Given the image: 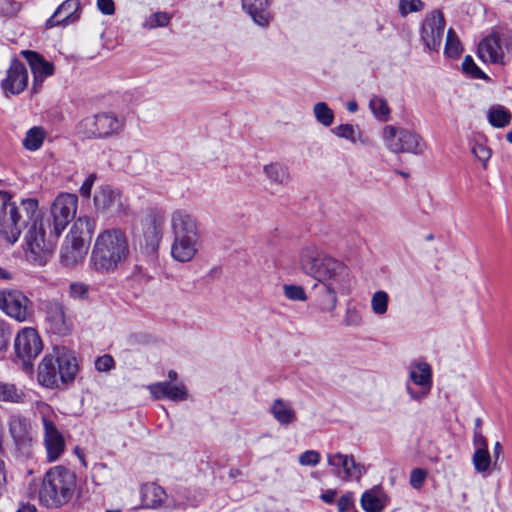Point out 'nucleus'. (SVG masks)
Instances as JSON below:
<instances>
[{
	"mask_svg": "<svg viewBox=\"0 0 512 512\" xmlns=\"http://www.w3.org/2000/svg\"><path fill=\"white\" fill-rule=\"evenodd\" d=\"M124 128V119L111 112H102L84 118L78 131L87 138L106 139L119 135Z\"/></svg>",
	"mask_w": 512,
	"mask_h": 512,
	"instance_id": "1a4fd4ad",
	"label": "nucleus"
},
{
	"mask_svg": "<svg viewBox=\"0 0 512 512\" xmlns=\"http://www.w3.org/2000/svg\"><path fill=\"white\" fill-rule=\"evenodd\" d=\"M88 293V286L84 283H72L70 285V295L75 299H84Z\"/></svg>",
	"mask_w": 512,
	"mask_h": 512,
	"instance_id": "864d4df0",
	"label": "nucleus"
},
{
	"mask_svg": "<svg viewBox=\"0 0 512 512\" xmlns=\"http://www.w3.org/2000/svg\"><path fill=\"white\" fill-rule=\"evenodd\" d=\"M114 366V360L110 355L98 357L95 361V368L100 372L109 371Z\"/></svg>",
	"mask_w": 512,
	"mask_h": 512,
	"instance_id": "603ef678",
	"label": "nucleus"
},
{
	"mask_svg": "<svg viewBox=\"0 0 512 512\" xmlns=\"http://www.w3.org/2000/svg\"><path fill=\"white\" fill-rule=\"evenodd\" d=\"M16 512H36V507L31 504H22Z\"/></svg>",
	"mask_w": 512,
	"mask_h": 512,
	"instance_id": "680f3d73",
	"label": "nucleus"
},
{
	"mask_svg": "<svg viewBox=\"0 0 512 512\" xmlns=\"http://www.w3.org/2000/svg\"><path fill=\"white\" fill-rule=\"evenodd\" d=\"M75 489V473L63 466H55L45 473L38 492L36 484L33 490L29 485V494L32 497L38 495L40 503L47 508H58L71 500Z\"/></svg>",
	"mask_w": 512,
	"mask_h": 512,
	"instance_id": "7ed1b4c3",
	"label": "nucleus"
},
{
	"mask_svg": "<svg viewBox=\"0 0 512 512\" xmlns=\"http://www.w3.org/2000/svg\"><path fill=\"white\" fill-rule=\"evenodd\" d=\"M389 296L385 291H377L371 299L372 311L377 315H383L388 309Z\"/></svg>",
	"mask_w": 512,
	"mask_h": 512,
	"instance_id": "a19ab883",
	"label": "nucleus"
},
{
	"mask_svg": "<svg viewBox=\"0 0 512 512\" xmlns=\"http://www.w3.org/2000/svg\"><path fill=\"white\" fill-rule=\"evenodd\" d=\"M36 412L43 426V441L49 462H54L65 451V439L55 424L57 415L52 407L44 402L37 403Z\"/></svg>",
	"mask_w": 512,
	"mask_h": 512,
	"instance_id": "0eeeda50",
	"label": "nucleus"
},
{
	"mask_svg": "<svg viewBox=\"0 0 512 512\" xmlns=\"http://www.w3.org/2000/svg\"><path fill=\"white\" fill-rule=\"evenodd\" d=\"M88 251V246L81 240L66 237L60 252L61 262L66 266H73L82 261Z\"/></svg>",
	"mask_w": 512,
	"mask_h": 512,
	"instance_id": "a878e982",
	"label": "nucleus"
},
{
	"mask_svg": "<svg viewBox=\"0 0 512 512\" xmlns=\"http://www.w3.org/2000/svg\"><path fill=\"white\" fill-rule=\"evenodd\" d=\"M427 477V472L421 468H415L410 474V485L414 489H420Z\"/></svg>",
	"mask_w": 512,
	"mask_h": 512,
	"instance_id": "8fccbe9b",
	"label": "nucleus"
},
{
	"mask_svg": "<svg viewBox=\"0 0 512 512\" xmlns=\"http://www.w3.org/2000/svg\"><path fill=\"white\" fill-rule=\"evenodd\" d=\"M362 317L355 308L347 309L345 323L348 326H357L361 323Z\"/></svg>",
	"mask_w": 512,
	"mask_h": 512,
	"instance_id": "6e6d98bb",
	"label": "nucleus"
},
{
	"mask_svg": "<svg viewBox=\"0 0 512 512\" xmlns=\"http://www.w3.org/2000/svg\"><path fill=\"white\" fill-rule=\"evenodd\" d=\"M129 254L126 234L117 228L107 229L95 241L91 263L99 272H112L128 259Z\"/></svg>",
	"mask_w": 512,
	"mask_h": 512,
	"instance_id": "f03ea898",
	"label": "nucleus"
},
{
	"mask_svg": "<svg viewBox=\"0 0 512 512\" xmlns=\"http://www.w3.org/2000/svg\"><path fill=\"white\" fill-rule=\"evenodd\" d=\"M383 141L386 148L395 154L420 155L426 148L425 141L418 133L393 125H387L383 128Z\"/></svg>",
	"mask_w": 512,
	"mask_h": 512,
	"instance_id": "6e6552de",
	"label": "nucleus"
},
{
	"mask_svg": "<svg viewBox=\"0 0 512 512\" xmlns=\"http://www.w3.org/2000/svg\"><path fill=\"white\" fill-rule=\"evenodd\" d=\"M95 180H96V175L95 174H90L86 178V180L84 181V183L80 187V194L83 197H89L90 196L91 190H92V187H93V184H94Z\"/></svg>",
	"mask_w": 512,
	"mask_h": 512,
	"instance_id": "13d9d810",
	"label": "nucleus"
},
{
	"mask_svg": "<svg viewBox=\"0 0 512 512\" xmlns=\"http://www.w3.org/2000/svg\"><path fill=\"white\" fill-rule=\"evenodd\" d=\"M78 365L73 353L65 347H56L46 355L38 367V382L47 388H57L74 380Z\"/></svg>",
	"mask_w": 512,
	"mask_h": 512,
	"instance_id": "39448f33",
	"label": "nucleus"
},
{
	"mask_svg": "<svg viewBox=\"0 0 512 512\" xmlns=\"http://www.w3.org/2000/svg\"><path fill=\"white\" fill-rule=\"evenodd\" d=\"M331 132L337 137L347 139L352 143L356 142V130L351 124H341L334 127Z\"/></svg>",
	"mask_w": 512,
	"mask_h": 512,
	"instance_id": "49530a36",
	"label": "nucleus"
},
{
	"mask_svg": "<svg viewBox=\"0 0 512 512\" xmlns=\"http://www.w3.org/2000/svg\"><path fill=\"white\" fill-rule=\"evenodd\" d=\"M200 238L176 237L171 247L172 257L179 262L190 261L198 251Z\"/></svg>",
	"mask_w": 512,
	"mask_h": 512,
	"instance_id": "393cba45",
	"label": "nucleus"
},
{
	"mask_svg": "<svg viewBox=\"0 0 512 512\" xmlns=\"http://www.w3.org/2000/svg\"><path fill=\"white\" fill-rule=\"evenodd\" d=\"M501 452H502V446H501L500 442H496L494 444V450H493L495 462L498 460Z\"/></svg>",
	"mask_w": 512,
	"mask_h": 512,
	"instance_id": "e2e57ef3",
	"label": "nucleus"
},
{
	"mask_svg": "<svg viewBox=\"0 0 512 512\" xmlns=\"http://www.w3.org/2000/svg\"><path fill=\"white\" fill-rule=\"evenodd\" d=\"M230 477H236L241 475V471L238 469H231L229 472Z\"/></svg>",
	"mask_w": 512,
	"mask_h": 512,
	"instance_id": "774afa93",
	"label": "nucleus"
},
{
	"mask_svg": "<svg viewBox=\"0 0 512 512\" xmlns=\"http://www.w3.org/2000/svg\"><path fill=\"white\" fill-rule=\"evenodd\" d=\"M10 334L2 327H0V351L6 348Z\"/></svg>",
	"mask_w": 512,
	"mask_h": 512,
	"instance_id": "bf43d9fd",
	"label": "nucleus"
},
{
	"mask_svg": "<svg viewBox=\"0 0 512 512\" xmlns=\"http://www.w3.org/2000/svg\"><path fill=\"white\" fill-rule=\"evenodd\" d=\"M472 462H473L475 470L478 473L486 472L489 469L490 464H491V456H490L488 449L475 450L473 457H472Z\"/></svg>",
	"mask_w": 512,
	"mask_h": 512,
	"instance_id": "ea45409f",
	"label": "nucleus"
},
{
	"mask_svg": "<svg viewBox=\"0 0 512 512\" xmlns=\"http://www.w3.org/2000/svg\"><path fill=\"white\" fill-rule=\"evenodd\" d=\"M11 278H12V275L8 270H6L4 268H0V279L9 280Z\"/></svg>",
	"mask_w": 512,
	"mask_h": 512,
	"instance_id": "0e129e2a",
	"label": "nucleus"
},
{
	"mask_svg": "<svg viewBox=\"0 0 512 512\" xmlns=\"http://www.w3.org/2000/svg\"><path fill=\"white\" fill-rule=\"evenodd\" d=\"M462 52L460 40L453 29L447 31L444 53L447 57L457 58Z\"/></svg>",
	"mask_w": 512,
	"mask_h": 512,
	"instance_id": "58836bf2",
	"label": "nucleus"
},
{
	"mask_svg": "<svg viewBox=\"0 0 512 512\" xmlns=\"http://www.w3.org/2000/svg\"><path fill=\"white\" fill-rule=\"evenodd\" d=\"M327 462L335 468L334 474L344 481L352 478L359 479L365 473L364 466L356 463L353 456L339 452L335 454L328 453Z\"/></svg>",
	"mask_w": 512,
	"mask_h": 512,
	"instance_id": "dca6fc26",
	"label": "nucleus"
},
{
	"mask_svg": "<svg viewBox=\"0 0 512 512\" xmlns=\"http://www.w3.org/2000/svg\"><path fill=\"white\" fill-rule=\"evenodd\" d=\"M313 115L316 121L324 127H330L334 122V112L326 102H317L313 106Z\"/></svg>",
	"mask_w": 512,
	"mask_h": 512,
	"instance_id": "c9c22d12",
	"label": "nucleus"
},
{
	"mask_svg": "<svg viewBox=\"0 0 512 512\" xmlns=\"http://www.w3.org/2000/svg\"><path fill=\"white\" fill-rule=\"evenodd\" d=\"M361 507L365 512H381L385 508V495L381 488L374 487L361 496Z\"/></svg>",
	"mask_w": 512,
	"mask_h": 512,
	"instance_id": "2f4dec72",
	"label": "nucleus"
},
{
	"mask_svg": "<svg viewBox=\"0 0 512 512\" xmlns=\"http://www.w3.org/2000/svg\"><path fill=\"white\" fill-rule=\"evenodd\" d=\"M320 453L315 450H307L299 456L302 466H316L320 462Z\"/></svg>",
	"mask_w": 512,
	"mask_h": 512,
	"instance_id": "09e8293b",
	"label": "nucleus"
},
{
	"mask_svg": "<svg viewBox=\"0 0 512 512\" xmlns=\"http://www.w3.org/2000/svg\"><path fill=\"white\" fill-rule=\"evenodd\" d=\"M171 16L166 12H156L152 14L144 23V27L154 29L165 27L169 24Z\"/></svg>",
	"mask_w": 512,
	"mask_h": 512,
	"instance_id": "c03bdc74",
	"label": "nucleus"
},
{
	"mask_svg": "<svg viewBox=\"0 0 512 512\" xmlns=\"http://www.w3.org/2000/svg\"><path fill=\"white\" fill-rule=\"evenodd\" d=\"M46 319L50 324L51 330L60 335H66L70 332L71 323L66 317L64 305L57 299H50L44 302Z\"/></svg>",
	"mask_w": 512,
	"mask_h": 512,
	"instance_id": "f3484780",
	"label": "nucleus"
},
{
	"mask_svg": "<svg viewBox=\"0 0 512 512\" xmlns=\"http://www.w3.org/2000/svg\"><path fill=\"white\" fill-rule=\"evenodd\" d=\"M97 7L105 15H112L115 12L113 0H97Z\"/></svg>",
	"mask_w": 512,
	"mask_h": 512,
	"instance_id": "4d7b16f0",
	"label": "nucleus"
},
{
	"mask_svg": "<svg viewBox=\"0 0 512 512\" xmlns=\"http://www.w3.org/2000/svg\"><path fill=\"white\" fill-rule=\"evenodd\" d=\"M284 295L293 301H305L307 299V295L302 286L299 285H284L283 287Z\"/></svg>",
	"mask_w": 512,
	"mask_h": 512,
	"instance_id": "de8ad7c7",
	"label": "nucleus"
},
{
	"mask_svg": "<svg viewBox=\"0 0 512 512\" xmlns=\"http://www.w3.org/2000/svg\"><path fill=\"white\" fill-rule=\"evenodd\" d=\"M80 4V0L64 1L47 20L46 27L52 28L58 25L66 26L76 21L79 18L77 12L80 8Z\"/></svg>",
	"mask_w": 512,
	"mask_h": 512,
	"instance_id": "4be33fe9",
	"label": "nucleus"
},
{
	"mask_svg": "<svg viewBox=\"0 0 512 512\" xmlns=\"http://www.w3.org/2000/svg\"><path fill=\"white\" fill-rule=\"evenodd\" d=\"M94 205L98 212L113 215L126 214L128 201L119 190L110 186H101L94 194Z\"/></svg>",
	"mask_w": 512,
	"mask_h": 512,
	"instance_id": "f8f14e48",
	"label": "nucleus"
},
{
	"mask_svg": "<svg viewBox=\"0 0 512 512\" xmlns=\"http://www.w3.org/2000/svg\"><path fill=\"white\" fill-rule=\"evenodd\" d=\"M297 264L304 274L315 280L311 295L320 309L333 311L337 306L338 294L348 289V267L314 244L305 245L299 250Z\"/></svg>",
	"mask_w": 512,
	"mask_h": 512,
	"instance_id": "f257e3e1",
	"label": "nucleus"
},
{
	"mask_svg": "<svg viewBox=\"0 0 512 512\" xmlns=\"http://www.w3.org/2000/svg\"><path fill=\"white\" fill-rule=\"evenodd\" d=\"M369 107L373 115L380 121H387L390 115V108L386 99L374 95L369 102Z\"/></svg>",
	"mask_w": 512,
	"mask_h": 512,
	"instance_id": "e433bc0d",
	"label": "nucleus"
},
{
	"mask_svg": "<svg viewBox=\"0 0 512 512\" xmlns=\"http://www.w3.org/2000/svg\"><path fill=\"white\" fill-rule=\"evenodd\" d=\"M409 377L414 384L421 387L420 391L415 392L407 385L406 390L410 397L414 400L426 397L432 387V370L430 365L425 362L417 363L411 369Z\"/></svg>",
	"mask_w": 512,
	"mask_h": 512,
	"instance_id": "a211bd4d",
	"label": "nucleus"
},
{
	"mask_svg": "<svg viewBox=\"0 0 512 512\" xmlns=\"http://www.w3.org/2000/svg\"><path fill=\"white\" fill-rule=\"evenodd\" d=\"M168 378L170 379L169 382L175 381L177 379V373L174 370H170L168 372Z\"/></svg>",
	"mask_w": 512,
	"mask_h": 512,
	"instance_id": "338daca9",
	"label": "nucleus"
},
{
	"mask_svg": "<svg viewBox=\"0 0 512 512\" xmlns=\"http://www.w3.org/2000/svg\"><path fill=\"white\" fill-rule=\"evenodd\" d=\"M263 172L269 181L276 185H287L290 182V173L286 166L280 163H269L263 167Z\"/></svg>",
	"mask_w": 512,
	"mask_h": 512,
	"instance_id": "473e14b6",
	"label": "nucleus"
},
{
	"mask_svg": "<svg viewBox=\"0 0 512 512\" xmlns=\"http://www.w3.org/2000/svg\"><path fill=\"white\" fill-rule=\"evenodd\" d=\"M43 345L38 332L34 328L26 327L21 329L14 341V349L17 357L22 359L24 364L36 358L42 351Z\"/></svg>",
	"mask_w": 512,
	"mask_h": 512,
	"instance_id": "4468645a",
	"label": "nucleus"
},
{
	"mask_svg": "<svg viewBox=\"0 0 512 512\" xmlns=\"http://www.w3.org/2000/svg\"><path fill=\"white\" fill-rule=\"evenodd\" d=\"M78 205V197L71 193L59 194L51 205V215L53 217V228L59 236L70 221L75 217Z\"/></svg>",
	"mask_w": 512,
	"mask_h": 512,
	"instance_id": "9b49d317",
	"label": "nucleus"
},
{
	"mask_svg": "<svg viewBox=\"0 0 512 512\" xmlns=\"http://www.w3.org/2000/svg\"><path fill=\"white\" fill-rule=\"evenodd\" d=\"M163 221L155 216L150 215L144 220L143 224V237L144 244L142 248L147 253H153L158 248L162 237Z\"/></svg>",
	"mask_w": 512,
	"mask_h": 512,
	"instance_id": "412c9836",
	"label": "nucleus"
},
{
	"mask_svg": "<svg viewBox=\"0 0 512 512\" xmlns=\"http://www.w3.org/2000/svg\"><path fill=\"white\" fill-rule=\"evenodd\" d=\"M26 226L29 228L24 238V255L30 263L44 266L52 256L53 244L45 238V227L38 208Z\"/></svg>",
	"mask_w": 512,
	"mask_h": 512,
	"instance_id": "423d86ee",
	"label": "nucleus"
},
{
	"mask_svg": "<svg viewBox=\"0 0 512 512\" xmlns=\"http://www.w3.org/2000/svg\"><path fill=\"white\" fill-rule=\"evenodd\" d=\"M445 20L439 11H434L426 16L421 29V38L426 47L438 51L444 34Z\"/></svg>",
	"mask_w": 512,
	"mask_h": 512,
	"instance_id": "2eb2a0df",
	"label": "nucleus"
},
{
	"mask_svg": "<svg viewBox=\"0 0 512 512\" xmlns=\"http://www.w3.org/2000/svg\"><path fill=\"white\" fill-rule=\"evenodd\" d=\"M424 6L422 0H399L398 11L401 16L406 17L410 13L422 11Z\"/></svg>",
	"mask_w": 512,
	"mask_h": 512,
	"instance_id": "37998d69",
	"label": "nucleus"
},
{
	"mask_svg": "<svg viewBox=\"0 0 512 512\" xmlns=\"http://www.w3.org/2000/svg\"><path fill=\"white\" fill-rule=\"evenodd\" d=\"M8 432L16 449L28 454L35 442V432L30 418L21 414H13L8 420Z\"/></svg>",
	"mask_w": 512,
	"mask_h": 512,
	"instance_id": "9d476101",
	"label": "nucleus"
},
{
	"mask_svg": "<svg viewBox=\"0 0 512 512\" xmlns=\"http://www.w3.org/2000/svg\"><path fill=\"white\" fill-rule=\"evenodd\" d=\"M24 394L14 384L0 382V401L19 403L23 401Z\"/></svg>",
	"mask_w": 512,
	"mask_h": 512,
	"instance_id": "4c0bfd02",
	"label": "nucleus"
},
{
	"mask_svg": "<svg viewBox=\"0 0 512 512\" xmlns=\"http://www.w3.org/2000/svg\"><path fill=\"white\" fill-rule=\"evenodd\" d=\"M473 445L475 447V450H485V449H488L487 439L482 434L481 430L474 429Z\"/></svg>",
	"mask_w": 512,
	"mask_h": 512,
	"instance_id": "5fc2aeb1",
	"label": "nucleus"
},
{
	"mask_svg": "<svg viewBox=\"0 0 512 512\" xmlns=\"http://www.w3.org/2000/svg\"><path fill=\"white\" fill-rule=\"evenodd\" d=\"M46 137V132L42 127L35 126L29 129L23 139V146L30 151L38 150Z\"/></svg>",
	"mask_w": 512,
	"mask_h": 512,
	"instance_id": "f704fd0d",
	"label": "nucleus"
},
{
	"mask_svg": "<svg viewBox=\"0 0 512 512\" xmlns=\"http://www.w3.org/2000/svg\"><path fill=\"white\" fill-rule=\"evenodd\" d=\"M511 112L501 105L492 106L488 111V121L496 128H503L510 124Z\"/></svg>",
	"mask_w": 512,
	"mask_h": 512,
	"instance_id": "72a5a7b5",
	"label": "nucleus"
},
{
	"mask_svg": "<svg viewBox=\"0 0 512 512\" xmlns=\"http://www.w3.org/2000/svg\"><path fill=\"white\" fill-rule=\"evenodd\" d=\"M148 389L156 399L167 398L172 401H184L188 396L183 383L172 384L171 382L163 381L151 384Z\"/></svg>",
	"mask_w": 512,
	"mask_h": 512,
	"instance_id": "b1692460",
	"label": "nucleus"
},
{
	"mask_svg": "<svg viewBox=\"0 0 512 512\" xmlns=\"http://www.w3.org/2000/svg\"><path fill=\"white\" fill-rule=\"evenodd\" d=\"M37 207L36 199H25L16 205L7 192H0V233L8 243L14 244L18 240Z\"/></svg>",
	"mask_w": 512,
	"mask_h": 512,
	"instance_id": "20e7f679",
	"label": "nucleus"
},
{
	"mask_svg": "<svg viewBox=\"0 0 512 512\" xmlns=\"http://www.w3.org/2000/svg\"><path fill=\"white\" fill-rule=\"evenodd\" d=\"M463 71L473 78L485 79V73L475 64L471 56H466L462 62Z\"/></svg>",
	"mask_w": 512,
	"mask_h": 512,
	"instance_id": "a18cd8bd",
	"label": "nucleus"
},
{
	"mask_svg": "<svg viewBox=\"0 0 512 512\" xmlns=\"http://www.w3.org/2000/svg\"><path fill=\"white\" fill-rule=\"evenodd\" d=\"M471 152L482 163V167L486 169L488 161L492 156V150L484 143L475 142L472 145Z\"/></svg>",
	"mask_w": 512,
	"mask_h": 512,
	"instance_id": "79ce46f5",
	"label": "nucleus"
},
{
	"mask_svg": "<svg viewBox=\"0 0 512 512\" xmlns=\"http://www.w3.org/2000/svg\"><path fill=\"white\" fill-rule=\"evenodd\" d=\"M94 229V220L89 217H79L72 225V228L66 237L69 239L81 240L88 246Z\"/></svg>",
	"mask_w": 512,
	"mask_h": 512,
	"instance_id": "7c9ffc66",
	"label": "nucleus"
},
{
	"mask_svg": "<svg viewBox=\"0 0 512 512\" xmlns=\"http://www.w3.org/2000/svg\"><path fill=\"white\" fill-rule=\"evenodd\" d=\"M171 228L176 237L200 238L197 221L186 210L178 209L171 214Z\"/></svg>",
	"mask_w": 512,
	"mask_h": 512,
	"instance_id": "aec40b11",
	"label": "nucleus"
},
{
	"mask_svg": "<svg viewBox=\"0 0 512 512\" xmlns=\"http://www.w3.org/2000/svg\"><path fill=\"white\" fill-rule=\"evenodd\" d=\"M337 507L339 512H356L352 493H346L338 499Z\"/></svg>",
	"mask_w": 512,
	"mask_h": 512,
	"instance_id": "3c124183",
	"label": "nucleus"
},
{
	"mask_svg": "<svg viewBox=\"0 0 512 512\" xmlns=\"http://www.w3.org/2000/svg\"><path fill=\"white\" fill-rule=\"evenodd\" d=\"M0 309L19 322L26 321L31 315V302L18 290L0 291Z\"/></svg>",
	"mask_w": 512,
	"mask_h": 512,
	"instance_id": "ddd939ff",
	"label": "nucleus"
},
{
	"mask_svg": "<svg viewBox=\"0 0 512 512\" xmlns=\"http://www.w3.org/2000/svg\"><path fill=\"white\" fill-rule=\"evenodd\" d=\"M21 55L27 60L34 75L35 84H41L46 77L53 75L54 65L46 61L40 54L30 50L21 51Z\"/></svg>",
	"mask_w": 512,
	"mask_h": 512,
	"instance_id": "5701e85b",
	"label": "nucleus"
},
{
	"mask_svg": "<svg viewBox=\"0 0 512 512\" xmlns=\"http://www.w3.org/2000/svg\"><path fill=\"white\" fill-rule=\"evenodd\" d=\"M271 1L272 0H242V6L257 25L266 27L270 21L268 7Z\"/></svg>",
	"mask_w": 512,
	"mask_h": 512,
	"instance_id": "cd10ccee",
	"label": "nucleus"
},
{
	"mask_svg": "<svg viewBox=\"0 0 512 512\" xmlns=\"http://www.w3.org/2000/svg\"><path fill=\"white\" fill-rule=\"evenodd\" d=\"M478 56L486 63H502L504 55L498 36L484 38L478 45Z\"/></svg>",
	"mask_w": 512,
	"mask_h": 512,
	"instance_id": "bb28decb",
	"label": "nucleus"
},
{
	"mask_svg": "<svg viewBox=\"0 0 512 512\" xmlns=\"http://www.w3.org/2000/svg\"><path fill=\"white\" fill-rule=\"evenodd\" d=\"M358 109V104L355 101H350L347 104V110L351 113L356 112Z\"/></svg>",
	"mask_w": 512,
	"mask_h": 512,
	"instance_id": "69168bd1",
	"label": "nucleus"
},
{
	"mask_svg": "<svg viewBox=\"0 0 512 512\" xmlns=\"http://www.w3.org/2000/svg\"><path fill=\"white\" fill-rule=\"evenodd\" d=\"M335 497H336V491L332 490V489H329V490L325 491L324 493H322L320 498L325 503L331 504V503L334 502Z\"/></svg>",
	"mask_w": 512,
	"mask_h": 512,
	"instance_id": "052dcab7",
	"label": "nucleus"
},
{
	"mask_svg": "<svg viewBox=\"0 0 512 512\" xmlns=\"http://www.w3.org/2000/svg\"><path fill=\"white\" fill-rule=\"evenodd\" d=\"M28 73L25 65L18 59L11 62L7 76L2 81V88L11 94L21 93L27 86Z\"/></svg>",
	"mask_w": 512,
	"mask_h": 512,
	"instance_id": "6ab92c4d",
	"label": "nucleus"
},
{
	"mask_svg": "<svg viewBox=\"0 0 512 512\" xmlns=\"http://www.w3.org/2000/svg\"><path fill=\"white\" fill-rule=\"evenodd\" d=\"M164 489L154 483H148L141 488L142 505L145 508L156 509L166 500Z\"/></svg>",
	"mask_w": 512,
	"mask_h": 512,
	"instance_id": "c756f323",
	"label": "nucleus"
},
{
	"mask_svg": "<svg viewBox=\"0 0 512 512\" xmlns=\"http://www.w3.org/2000/svg\"><path fill=\"white\" fill-rule=\"evenodd\" d=\"M273 418L283 426H288L297 420V414L291 403L281 398L275 399L269 409Z\"/></svg>",
	"mask_w": 512,
	"mask_h": 512,
	"instance_id": "c85d7f7f",
	"label": "nucleus"
}]
</instances>
